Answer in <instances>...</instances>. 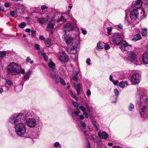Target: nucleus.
<instances>
[{"mask_svg": "<svg viewBox=\"0 0 148 148\" xmlns=\"http://www.w3.org/2000/svg\"><path fill=\"white\" fill-rule=\"evenodd\" d=\"M29 113L27 114L21 113L14 114L9 119V122L14 125L16 134L20 136L23 137L26 133L25 125L22 122L28 117Z\"/></svg>", "mask_w": 148, "mask_h": 148, "instance_id": "f257e3e1", "label": "nucleus"}, {"mask_svg": "<svg viewBox=\"0 0 148 148\" xmlns=\"http://www.w3.org/2000/svg\"><path fill=\"white\" fill-rule=\"evenodd\" d=\"M112 42L114 45H119L121 44L120 48L122 51H127L129 47H132V46L127 43L126 41L123 40L121 34L119 33H116L112 34Z\"/></svg>", "mask_w": 148, "mask_h": 148, "instance_id": "f03ea898", "label": "nucleus"}, {"mask_svg": "<svg viewBox=\"0 0 148 148\" xmlns=\"http://www.w3.org/2000/svg\"><path fill=\"white\" fill-rule=\"evenodd\" d=\"M7 70L8 74L12 75H19L21 73L23 74L25 73L24 69H22L21 65L14 62L10 63L7 67Z\"/></svg>", "mask_w": 148, "mask_h": 148, "instance_id": "7ed1b4c3", "label": "nucleus"}, {"mask_svg": "<svg viewBox=\"0 0 148 148\" xmlns=\"http://www.w3.org/2000/svg\"><path fill=\"white\" fill-rule=\"evenodd\" d=\"M148 97L146 91L142 94L140 97L139 101H138V103L140 105V108L139 113L141 116H143L147 113V107L144 104L147 102Z\"/></svg>", "mask_w": 148, "mask_h": 148, "instance_id": "20e7f679", "label": "nucleus"}, {"mask_svg": "<svg viewBox=\"0 0 148 148\" xmlns=\"http://www.w3.org/2000/svg\"><path fill=\"white\" fill-rule=\"evenodd\" d=\"M124 58L125 60L131 61L134 64H138V59L136 54L133 51L129 52L127 56H125Z\"/></svg>", "mask_w": 148, "mask_h": 148, "instance_id": "39448f33", "label": "nucleus"}, {"mask_svg": "<svg viewBox=\"0 0 148 148\" xmlns=\"http://www.w3.org/2000/svg\"><path fill=\"white\" fill-rule=\"evenodd\" d=\"M79 46V43L78 41L73 42L70 47L67 48L66 50L72 54H75L77 53V50Z\"/></svg>", "mask_w": 148, "mask_h": 148, "instance_id": "423d86ee", "label": "nucleus"}, {"mask_svg": "<svg viewBox=\"0 0 148 148\" xmlns=\"http://www.w3.org/2000/svg\"><path fill=\"white\" fill-rule=\"evenodd\" d=\"M26 123L27 126L31 128L34 127L37 125L36 120L34 118L27 119L26 120Z\"/></svg>", "mask_w": 148, "mask_h": 148, "instance_id": "0eeeda50", "label": "nucleus"}, {"mask_svg": "<svg viewBox=\"0 0 148 148\" xmlns=\"http://www.w3.org/2000/svg\"><path fill=\"white\" fill-rule=\"evenodd\" d=\"M140 76L139 74L136 73L133 74L131 78V81L134 85L138 84L140 82Z\"/></svg>", "mask_w": 148, "mask_h": 148, "instance_id": "6e6552de", "label": "nucleus"}, {"mask_svg": "<svg viewBox=\"0 0 148 148\" xmlns=\"http://www.w3.org/2000/svg\"><path fill=\"white\" fill-rule=\"evenodd\" d=\"M50 77L52 78L55 83L58 84L59 82V80L58 74L53 70H51L50 72Z\"/></svg>", "mask_w": 148, "mask_h": 148, "instance_id": "1a4fd4ad", "label": "nucleus"}, {"mask_svg": "<svg viewBox=\"0 0 148 148\" xmlns=\"http://www.w3.org/2000/svg\"><path fill=\"white\" fill-rule=\"evenodd\" d=\"M138 12L137 9H134L130 14V17L132 20H136L138 16Z\"/></svg>", "mask_w": 148, "mask_h": 148, "instance_id": "9d476101", "label": "nucleus"}, {"mask_svg": "<svg viewBox=\"0 0 148 148\" xmlns=\"http://www.w3.org/2000/svg\"><path fill=\"white\" fill-rule=\"evenodd\" d=\"M59 60L64 63L67 62L68 61V57L64 52H62L59 58Z\"/></svg>", "mask_w": 148, "mask_h": 148, "instance_id": "9b49d317", "label": "nucleus"}, {"mask_svg": "<svg viewBox=\"0 0 148 148\" xmlns=\"http://www.w3.org/2000/svg\"><path fill=\"white\" fill-rule=\"evenodd\" d=\"M54 18L56 20L57 23H59L60 21H65L66 20V19H65L64 16H61L60 13H59L56 14Z\"/></svg>", "mask_w": 148, "mask_h": 148, "instance_id": "f8f14e48", "label": "nucleus"}, {"mask_svg": "<svg viewBox=\"0 0 148 148\" xmlns=\"http://www.w3.org/2000/svg\"><path fill=\"white\" fill-rule=\"evenodd\" d=\"M74 86L77 91V95H79L82 91V85L80 84L76 83L74 84Z\"/></svg>", "mask_w": 148, "mask_h": 148, "instance_id": "ddd939ff", "label": "nucleus"}, {"mask_svg": "<svg viewBox=\"0 0 148 148\" xmlns=\"http://www.w3.org/2000/svg\"><path fill=\"white\" fill-rule=\"evenodd\" d=\"M98 136L101 139H106L108 137V134L105 132H99L98 133Z\"/></svg>", "mask_w": 148, "mask_h": 148, "instance_id": "4468645a", "label": "nucleus"}, {"mask_svg": "<svg viewBox=\"0 0 148 148\" xmlns=\"http://www.w3.org/2000/svg\"><path fill=\"white\" fill-rule=\"evenodd\" d=\"M54 24L52 23H49L47 27V30L50 33H52L54 28Z\"/></svg>", "mask_w": 148, "mask_h": 148, "instance_id": "2eb2a0df", "label": "nucleus"}, {"mask_svg": "<svg viewBox=\"0 0 148 148\" xmlns=\"http://www.w3.org/2000/svg\"><path fill=\"white\" fill-rule=\"evenodd\" d=\"M32 73V71H29L27 72L26 74L23 77V81L25 82L29 79V78Z\"/></svg>", "mask_w": 148, "mask_h": 148, "instance_id": "dca6fc26", "label": "nucleus"}, {"mask_svg": "<svg viewBox=\"0 0 148 148\" xmlns=\"http://www.w3.org/2000/svg\"><path fill=\"white\" fill-rule=\"evenodd\" d=\"M92 124L93 125L97 131H98L99 130V125L98 123L95 121L91 117L90 118Z\"/></svg>", "mask_w": 148, "mask_h": 148, "instance_id": "f3484780", "label": "nucleus"}, {"mask_svg": "<svg viewBox=\"0 0 148 148\" xmlns=\"http://www.w3.org/2000/svg\"><path fill=\"white\" fill-rule=\"evenodd\" d=\"M64 27L68 31L72 30L74 28L73 25L69 23L65 25Z\"/></svg>", "mask_w": 148, "mask_h": 148, "instance_id": "a211bd4d", "label": "nucleus"}, {"mask_svg": "<svg viewBox=\"0 0 148 148\" xmlns=\"http://www.w3.org/2000/svg\"><path fill=\"white\" fill-rule=\"evenodd\" d=\"M86 126V124L85 122H81V123L79 125V127H80L81 130L84 132V133L86 132L85 128Z\"/></svg>", "mask_w": 148, "mask_h": 148, "instance_id": "6ab92c4d", "label": "nucleus"}, {"mask_svg": "<svg viewBox=\"0 0 148 148\" xmlns=\"http://www.w3.org/2000/svg\"><path fill=\"white\" fill-rule=\"evenodd\" d=\"M48 20L49 18L48 16H47V18H39L38 20V21L40 23L44 24L47 23L48 21Z\"/></svg>", "mask_w": 148, "mask_h": 148, "instance_id": "aec40b11", "label": "nucleus"}, {"mask_svg": "<svg viewBox=\"0 0 148 148\" xmlns=\"http://www.w3.org/2000/svg\"><path fill=\"white\" fill-rule=\"evenodd\" d=\"M143 61L145 64H148V54L145 53L143 54Z\"/></svg>", "mask_w": 148, "mask_h": 148, "instance_id": "412c9836", "label": "nucleus"}, {"mask_svg": "<svg viewBox=\"0 0 148 148\" xmlns=\"http://www.w3.org/2000/svg\"><path fill=\"white\" fill-rule=\"evenodd\" d=\"M80 113V111H77L73 112L71 113H70V115L72 116L73 119L75 120L76 119L75 116H78Z\"/></svg>", "mask_w": 148, "mask_h": 148, "instance_id": "4be33fe9", "label": "nucleus"}, {"mask_svg": "<svg viewBox=\"0 0 148 148\" xmlns=\"http://www.w3.org/2000/svg\"><path fill=\"white\" fill-rule=\"evenodd\" d=\"M65 41L66 44H70L73 40V38L71 36H70L66 37L65 38Z\"/></svg>", "mask_w": 148, "mask_h": 148, "instance_id": "5701e85b", "label": "nucleus"}, {"mask_svg": "<svg viewBox=\"0 0 148 148\" xmlns=\"http://www.w3.org/2000/svg\"><path fill=\"white\" fill-rule=\"evenodd\" d=\"M78 72L77 71L74 72L72 75V78L74 81H76L77 79V75Z\"/></svg>", "mask_w": 148, "mask_h": 148, "instance_id": "b1692460", "label": "nucleus"}, {"mask_svg": "<svg viewBox=\"0 0 148 148\" xmlns=\"http://www.w3.org/2000/svg\"><path fill=\"white\" fill-rule=\"evenodd\" d=\"M141 38V37L140 35L138 34L135 35L134 36L133 38H132V40L134 41H136L140 40Z\"/></svg>", "mask_w": 148, "mask_h": 148, "instance_id": "393cba45", "label": "nucleus"}, {"mask_svg": "<svg viewBox=\"0 0 148 148\" xmlns=\"http://www.w3.org/2000/svg\"><path fill=\"white\" fill-rule=\"evenodd\" d=\"M141 0H137L134 4V7L137 9L139 8L141 6Z\"/></svg>", "mask_w": 148, "mask_h": 148, "instance_id": "a878e982", "label": "nucleus"}, {"mask_svg": "<svg viewBox=\"0 0 148 148\" xmlns=\"http://www.w3.org/2000/svg\"><path fill=\"white\" fill-rule=\"evenodd\" d=\"M48 65L49 67L51 69H54L55 68L56 66L54 63L52 61H50L48 63Z\"/></svg>", "mask_w": 148, "mask_h": 148, "instance_id": "bb28decb", "label": "nucleus"}, {"mask_svg": "<svg viewBox=\"0 0 148 148\" xmlns=\"http://www.w3.org/2000/svg\"><path fill=\"white\" fill-rule=\"evenodd\" d=\"M45 43V45L47 47H49L51 46V40L50 39H47L46 40Z\"/></svg>", "mask_w": 148, "mask_h": 148, "instance_id": "cd10ccee", "label": "nucleus"}, {"mask_svg": "<svg viewBox=\"0 0 148 148\" xmlns=\"http://www.w3.org/2000/svg\"><path fill=\"white\" fill-rule=\"evenodd\" d=\"M72 103L73 106L76 108L77 110H79V109L80 106L79 104L77 102L74 101H72Z\"/></svg>", "mask_w": 148, "mask_h": 148, "instance_id": "c85d7f7f", "label": "nucleus"}, {"mask_svg": "<svg viewBox=\"0 0 148 148\" xmlns=\"http://www.w3.org/2000/svg\"><path fill=\"white\" fill-rule=\"evenodd\" d=\"M147 29L146 28L142 29L141 32L143 36H146L147 34Z\"/></svg>", "mask_w": 148, "mask_h": 148, "instance_id": "c756f323", "label": "nucleus"}, {"mask_svg": "<svg viewBox=\"0 0 148 148\" xmlns=\"http://www.w3.org/2000/svg\"><path fill=\"white\" fill-rule=\"evenodd\" d=\"M97 47L98 49H102L103 48V44L100 42H99L97 44Z\"/></svg>", "mask_w": 148, "mask_h": 148, "instance_id": "7c9ffc66", "label": "nucleus"}, {"mask_svg": "<svg viewBox=\"0 0 148 148\" xmlns=\"http://www.w3.org/2000/svg\"><path fill=\"white\" fill-rule=\"evenodd\" d=\"M134 105L132 103H130L129 106L128 107V110L129 111H132L134 108Z\"/></svg>", "mask_w": 148, "mask_h": 148, "instance_id": "2f4dec72", "label": "nucleus"}, {"mask_svg": "<svg viewBox=\"0 0 148 148\" xmlns=\"http://www.w3.org/2000/svg\"><path fill=\"white\" fill-rule=\"evenodd\" d=\"M97 137L95 135H93L91 136V138L93 140V141L97 143Z\"/></svg>", "mask_w": 148, "mask_h": 148, "instance_id": "473e14b6", "label": "nucleus"}, {"mask_svg": "<svg viewBox=\"0 0 148 148\" xmlns=\"http://www.w3.org/2000/svg\"><path fill=\"white\" fill-rule=\"evenodd\" d=\"M6 52L5 51H0V57H3L5 56Z\"/></svg>", "mask_w": 148, "mask_h": 148, "instance_id": "72a5a7b5", "label": "nucleus"}, {"mask_svg": "<svg viewBox=\"0 0 148 148\" xmlns=\"http://www.w3.org/2000/svg\"><path fill=\"white\" fill-rule=\"evenodd\" d=\"M60 82L61 84L63 86H64L66 85V83L65 82V81L64 79H63L62 78L60 77Z\"/></svg>", "mask_w": 148, "mask_h": 148, "instance_id": "f704fd0d", "label": "nucleus"}, {"mask_svg": "<svg viewBox=\"0 0 148 148\" xmlns=\"http://www.w3.org/2000/svg\"><path fill=\"white\" fill-rule=\"evenodd\" d=\"M6 83L9 86H12L13 84V83L12 82L11 80H9V79H6Z\"/></svg>", "mask_w": 148, "mask_h": 148, "instance_id": "c9c22d12", "label": "nucleus"}, {"mask_svg": "<svg viewBox=\"0 0 148 148\" xmlns=\"http://www.w3.org/2000/svg\"><path fill=\"white\" fill-rule=\"evenodd\" d=\"M26 24L24 22H22L18 25V26L21 28H24Z\"/></svg>", "mask_w": 148, "mask_h": 148, "instance_id": "e433bc0d", "label": "nucleus"}, {"mask_svg": "<svg viewBox=\"0 0 148 148\" xmlns=\"http://www.w3.org/2000/svg\"><path fill=\"white\" fill-rule=\"evenodd\" d=\"M119 86L121 88H124L125 87L124 82L123 81L120 82L119 84Z\"/></svg>", "mask_w": 148, "mask_h": 148, "instance_id": "4c0bfd02", "label": "nucleus"}, {"mask_svg": "<svg viewBox=\"0 0 148 148\" xmlns=\"http://www.w3.org/2000/svg\"><path fill=\"white\" fill-rule=\"evenodd\" d=\"M10 14L12 17H16L17 16V14L14 11H12L10 12Z\"/></svg>", "mask_w": 148, "mask_h": 148, "instance_id": "58836bf2", "label": "nucleus"}, {"mask_svg": "<svg viewBox=\"0 0 148 148\" xmlns=\"http://www.w3.org/2000/svg\"><path fill=\"white\" fill-rule=\"evenodd\" d=\"M84 119V117L83 115L81 114L79 115V118L77 120L79 121V120H83Z\"/></svg>", "mask_w": 148, "mask_h": 148, "instance_id": "ea45409f", "label": "nucleus"}, {"mask_svg": "<svg viewBox=\"0 0 148 148\" xmlns=\"http://www.w3.org/2000/svg\"><path fill=\"white\" fill-rule=\"evenodd\" d=\"M108 31V35L111 34V32L112 30V28L111 27H108L107 28Z\"/></svg>", "mask_w": 148, "mask_h": 148, "instance_id": "a19ab883", "label": "nucleus"}, {"mask_svg": "<svg viewBox=\"0 0 148 148\" xmlns=\"http://www.w3.org/2000/svg\"><path fill=\"white\" fill-rule=\"evenodd\" d=\"M42 55L43 56L45 60L46 61H47L48 60V57L46 53H42Z\"/></svg>", "mask_w": 148, "mask_h": 148, "instance_id": "79ce46f5", "label": "nucleus"}, {"mask_svg": "<svg viewBox=\"0 0 148 148\" xmlns=\"http://www.w3.org/2000/svg\"><path fill=\"white\" fill-rule=\"evenodd\" d=\"M79 109L83 112H85L86 110V109L85 108V107L82 106H79Z\"/></svg>", "mask_w": 148, "mask_h": 148, "instance_id": "37998d69", "label": "nucleus"}, {"mask_svg": "<svg viewBox=\"0 0 148 148\" xmlns=\"http://www.w3.org/2000/svg\"><path fill=\"white\" fill-rule=\"evenodd\" d=\"M31 33L32 34V36L33 37H35L36 35L35 34L36 31L34 30H32L31 31Z\"/></svg>", "mask_w": 148, "mask_h": 148, "instance_id": "c03bdc74", "label": "nucleus"}, {"mask_svg": "<svg viewBox=\"0 0 148 148\" xmlns=\"http://www.w3.org/2000/svg\"><path fill=\"white\" fill-rule=\"evenodd\" d=\"M91 60L90 58H88L87 59L86 62L87 64L88 65H90L91 64Z\"/></svg>", "mask_w": 148, "mask_h": 148, "instance_id": "a18cd8bd", "label": "nucleus"}, {"mask_svg": "<svg viewBox=\"0 0 148 148\" xmlns=\"http://www.w3.org/2000/svg\"><path fill=\"white\" fill-rule=\"evenodd\" d=\"M81 29L82 31V33L83 34L85 35L86 34L87 31L85 29H84L82 28Z\"/></svg>", "mask_w": 148, "mask_h": 148, "instance_id": "49530a36", "label": "nucleus"}, {"mask_svg": "<svg viewBox=\"0 0 148 148\" xmlns=\"http://www.w3.org/2000/svg\"><path fill=\"white\" fill-rule=\"evenodd\" d=\"M115 27L117 28L122 29L123 28V26L122 25L120 24L118 25H116L115 26Z\"/></svg>", "mask_w": 148, "mask_h": 148, "instance_id": "de8ad7c7", "label": "nucleus"}, {"mask_svg": "<svg viewBox=\"0 0 148 148\" xmlns=\"http://www.w3.org/2000/svg\"><path fill=\"white\" fill-rule=\"evenodd\" d=\"M71 96L75 98L76 101H77L78 100V98L76 97L75 94L73 93V94H72Z\"/></svg>", "mask_w": 148, "mask_h": 148, "instance_id": "09e8293b", "label": "nucleus"}, {"mask_svg": "<svg viewBox=\"0 0 148 148\" xmlns=\"http://www.w3.org/2000/svg\"><path fill=\"white\" fill-rule=\"evenodd\" d=\"M54 145L55 147H58L60 146V144L59 143L57 142L54 143Z\"/></svg>", "mask_w": 148, "mask_h": 148, "instance_id": "8fccbe9b", "label": "nucleus"}, {"mask_svg": "<svg viewBox=\"0 0 148 148\" xmlns=\"http://www.w3.org/2000/svg\"><path fill=\"white\" fill-rule=\"evenodd\" d=\"M41 9L42 10H44L45 9H47L48 7L45 5H42L41 6Z\"/></svg>", "mask_w": 148, "mask_h": 148, "instance_id": "3c124183", "label": "nucleus"}, {"mask_svg": "<svg viewBox=\"0 0 148 148\" xmlns=\"http://www.w3.org/2000/svg\"><path fill=\"white\" fill-rule=\"evenodd\" d=\"M35 48L36 49L39 50L40 49L39 45L38 44H36L35 45Z\"/></svg>", "mask_w": 148, "mask_h": 148, "instance_id": "603ef678", "label": "nucleus"}, {"mask_svg": "<svg viewBox=\"0 0 148 148\" xmlns=\"http://www.w3.org/2000/svg\"><path fill=\"white\" fill-rule=\"evenodd\" d=\"M112 82H113V84L115 85H117L119 84V82L117 80L113 81Z\"/></svg>", "mask_w": 148, "mask_h": 148, "instance_id": "864d4df0", "label": "nucleus"}, {"mask_svg": "<svg viewBox=\"0 0 148 148\" xmlns=\"http://www.w3.org/2000/svg\"><path fill=\"white\" fill-rule=\"evenodd\" d=\"M114 93L116 95H117L119 94V91L117 89H115L114 90Z\"/></svg>", "mask_w": 148, "mask_h": 148, "instance_id": "5fc2aeb1", "label": "nucleus"}, {"mask_svg": "<svg viewBox=\"0 0 148 148\" xmlns=\"http://www.w3.org/2000/svg\"><path fill=\"white\" fill-rule=\"evenodd\" d=\"M86 95L88 96L90 95H91V91L89 90H88L87 91Z\"/></svg>", "mask_w": 148, "mask_h": 148, "instance_id": "6e6d98bb", "label": "nucleus"}, {"mask_svg": "<svg viewBox=\"0 0 148 148\" xmlns=\"http://www.w3.org/2000/svg\"><path fill=\"white\" fill-rule=\"evenodd\" d=\"M104 48L106 50L110 48V47L108 45H107L105 46Z\"/></svg>", "mask_w": 148, "mask_h": 148, "instance_id": "4d7b16f0", "label": "nucleus"}, {"mask_svg": "<svg viewBox=\"0 0 148 148\" xmlns=\"http://www.w3.org/2000/svg\"><path fill=\"white\" fill-rule=\"evenodd\" d=\"M30 61H31L30 58L29 57H27L26 60V62L27 63L28 62Z\"/></svg>", "mask_w": 148, "mask_h": 148, "instance_id": "13d9d810", "label": "nucleus"}, {"mask_svg": "<svg viewBox=\"0 0 148 148\" xmlns=\"http://www.w3.org/2000/svg\"><path fill=\"white\" fill-rule=\"evenodd\" d=\"M39 39L42 40H45V38L42 36H39Z\"/></svg>", "mask_w": 148, "mask_h": 148, "instance_id": "bf43d9fd", "label": "nucleus"}, {"mask_svg": "<svg viewBox=\"0 0 148 148\" xmlns=\"http://www.w3.org/2000/svg\"><path fill=\"white\" fill-rule=\"evenodd\" d=\"M85 106L87 108L88 110H89L90 109V107L89 106L88 104L86 103H85Z\"/></svg>", "mask_w": 148, "mask_h": 148, "instance_id": "052dcab7", "label": "nucleus"}, {"mask_svg": "<svg viewBox=\"0 0 148 148\" xmlns=\"http://www.w3.org/2000/svg\"><path fill=\"white\" fill-rule=\"evenodd\" d=\"M113 77L111 75H110V76L109 79L112 82H113L114 81L113 79Z\"/></svg>", "mask_w": 148, "mask_h": 148, "instance_id": "680f3d73", "label": "nucleus"}, {"mask_svg": "<svg viewBox=\"0 0 148 148\" xmlns=\"http://www.w3.org/2000/svg\"><path fill=\"white\" fill-rule=\"evenodd\" d=\"M4 5L5 7L6 8H8L10 6V4L9 3H5L4 4Z\"/></svg>", "mask_w": 148, "mask_h": 148, "instance_id": "e2e57ef3", "label": "nucleus"}, {"mask_svg": "<svg viewBox=\"0 0 148 148\" xmlns=\"http://www.w3.org/2000/svg\"><path fill=\"white\" fill-rule=\"evenodd\" d=\"M31 31V29L29 28L26 29L25 30V31L26 32H28V33L30 32Z\"/></svg>", "mask_w": 148, "mask_h": 148, "instance_id": "0e129e2a", "label": "nucleus"}, {"mask_svg": "<svg viewBox=\"0 0 148 148\" xmlns=\"http://www.w3.org/2000/svg\"><path fill=\"white\" fill-rule=\"evenodd\" d=\"M108 146L111 147L113 145V144L112 143H108Z\"/></svg>", "mask_w": 148, "mask_h": 148, "instance_id": "69168bd1", "label": "nucleus"}, {"mask_svg": "<svg viewBox=\"0 0 148 148\" xmlns=\"http://www.w3.org/2000/svg\"><path fill=\"white\" fill-rule=\"evenodd\" d=\"M113 148H122V147L119 146H113Z\"/></svg>", "mask_w": 148, "mask_h": 148, "instance_id": "338daca9", "label": "nucleus"}, {"mask_svg": "<svg viewBox=\"0 0 148 148\" xmlns=\"http://www.w3.org/2000/svg\"><path fill=\"white\" fill-rule=\"evenodd\" d=\"M86 148H91L89 144L88 143L87 145L86 146Z\"/></svg>", "mask_w": 148, "mask_h": 148, "instance_id": "774afa93", "label": "nucleus"}]
</instances>
